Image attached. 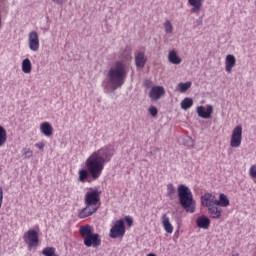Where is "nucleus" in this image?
<instances>
[{"label": "nucleus", "instance_id": "f257e3e1", "mask_svg": "<svg viewBox=\"0 0 256 256\" xmlns=\"http://www.w3.org/2000/svg\"><path fill=\"white\" fill-rule=\"evenodd\" d=\"M115 155V148L113 145L108 144L94 151L85 161L86 169H80L78 172V181L80 183H87L89 175L93 181H97L103 174L105 165L111 162Z\"/></svg>", "mask_w": 256, "mask_h": 256}, {"label": "nucleus", "instance_id": "f03ea898", "mask_svg": "<svg viewBox=\"0 0 256 256\" xmlns=\"http://www.w3.org/2000/svg\"><path fill=\"white\" fill-rule=\"evenodd\" d=\"M129 73V64L125 60L116 61L108 70L107 80H104L102 87L105 93H113L125 84Z\"/></svg>", "mask_w": 256, "mask_h": 256}, {"label": "nucleus", "instance_id": "7ed1b4c3", "mask_svg": "<svg viewBox=\"0 0 256 256\" xmlns=\"http://www.w3.org/2000/svg\"><path fill=\"white\" fill-rule=\"evenodd\" d=\"M101 190L99 188H88V191L84 196V204L86 205L79 213V219H87V217H91L94 213L99 211L100 201H101Z\"/></svg>", "mask_w": 256, "mask_h": 256}, {"label": "nucleus", "instance_id": "20e7f679", "mask_svg": "<svg viewBox=\"0 0 256 256\" xmlns=\"http://www.w3.org/2000/svg\"><path fill=\"white\" fill-rule=\"evenodd\" d=\"M178 198L181 207L187 213H195V200H193V192L186 185L178 186Z\"/></svg>", "mask_w": 256, "mask_h": 256}, {"label": "nucleus", "instance_id": "39448f33", "mask_svg": "<svg viewBox=\"0 0 256 256\" xmlns=\"http://www.w3.org/2000/svg\"><path fill=\"white\" fill-rule=\"evenodd\" d=\"M79 233L84 239L85 247H93L94 249H97V247L101 246V236H99L98 233H93L91 225L81 226L79 228Z\"/></svg>", "mask_w": 256, "mask_h": 256}, {"label": "nucleus", "instance_id": "423d86ee", "mask_svg": "<svg viewBox=\"0 0 256 256\" xmlns=\"http://www.w3.org/2000/svg\"><path fill=\"white\" fill-rule=\"evenodd\" d=\"M23 239L28 251H35L39 247V233L36 230L29 229L24 233Z\"/></svg>", "mask_w": 256, "mask_h": 256}, {"label": "nucleus", "instance_id": "0eeeda50", "mask_svg": "<svg viewBox=\"0 0 256 256\" xmlns=\"http://www.w3.org/2000/svg\"><path fill=\"white\" fill-rule=\"evenodd\" d=\"M125 236V220L119 219L115 222L114 226L110 229L109 237L111 239H119Z\"/></svg>", "mask_w": 256, "mask_h": 256}, {"label": "nucleus", "instance_id": "6e6552de", "mask_svg": "<svg viewBox=\"0 0 256 256\" xmlns=\"http://www.w3.org/2000/svg\"><path fill=\"white\" fill-rule=\"evenodd\" d=\"M241 141H243V127L238 125L232 131L230 146L234 148L241 147Z\"/></svg>", "mask_w": 256, "mask_h": 256}, {"label": "nucleus", "instance_id": "1a4fd4ad", "mask_svg": "<svg viewBox=\"0 0 256 256\" xmlns=\"http://www.w3.org/2000/svg\"><path fill=\"white\" fill-rule=\"evenodd\" d=\"M28 47L30 51L37 53L39 51V34L36 31H31L28 34Z\"/></svg>", "mask_w": 256, "mask_h": 256}, {"label": "nucleus", "instance_id": "9d476101", "mask_svg": "<svg viewBox=\"0 0 256 256\" xmlns=\"http://www.w3.org/2000/svg\"><path fill=\"white\" fill-rule=\"evenodd\" d=\"M201 203L203 207L209 209V207L217 205V198L211 193H206L201 197Z\"/></svg>", "mask_w": 256, "mask_h": 256}, {"label": "nucleus", "instance_id": "9b49d317", "mask_svg": "<svg viewBox=\"0 0 256 256\" xmlns=\"http://www.w3.org/2000/svg\"><path fill=\"white\" fill-rule=\"evenodd\" d=\"M165 95V88L163 86H154L149 92V97L152 101H159L160 97Z\"/></svg>", "mask_w": 256, "mask_h": 256}, {"label": "nucleus", "instance_id": "f8f14e48", "mask_svg": "<svg viewBox=\"0 0 256 256\" xmlns=\"http://www.w3.org/2000/svg\"><path fill=\"white\" fill-rule=\"evenodd\" d=\"M212 113H213V106L211 105H208L206 109L203 106H199L197 108L198 117H201L202 119H211Z\"/></svg>", "mask_w": 256, "mask_h": 256}, {"label": "nucleus", "instance_id": "ddd939ff", "mask_svg": "<svg viewBox=\"0 0 256 256\" xmlns=\"http://www.w3.org/2000/svg\"><path fill=\"white\" fill-rule=\"evenodd\" d=\"M147 63V57H145V52L137 51L135 52V65L137 69H143Z\"/></svg>", "mask_w": 256, "mask_h": 256}, {"label": "nucleus", "instance_id": "4468645a", "mask_svg": "<svg viewBox=\"0 0 256 256\" xmlns=\"http://www.w3.org/2000/svg\"><path fill=\"white\" fill-rule=\"evenodd\" d=\"M196 225L199 229H209V227L211 226V220L209 219V217L202 215L197 218Z\"/></svg>", "mask_w": 256, "mask_h": 256}, {"label": "nucleus", "instance_id": "2eb2a0df", "mask_svg": "<svg viewBox=\"0 0 256 256\" xmlns=\"http://www.w3.org/2000/svg\"><path fill=\"white\" fill-rule=\"evenodd\" d=\"M205 0H188L189 5L192 7L190 9L191 13L199 14L203 8V2Z\"/></svg>", "mask_w": 256, "mask_h": 256}, {"label": "nucleus", "instance_id": "dca6fc26", "mask_svg": "<svg viewBox=\"0 0 256 256\" xmlns=\"http://www.w3.org/2000/svg\"><path fill=\"white\" fill-rule=\"evenodd\" d=\"M208 214L211 219H221V216L223 215V209L216 205L210 206L208 208Z\"/></svg>", "mask_w": 256, "mask_h": 256}, {"label": "nucleus", "instance_id": "f3484780", "mask_svg": "<svg viewBox=\"0 0 256 256\" xmlns=\"http://www.w3.org/2000/svg\"><path fill=\"white\" fill-rule=\"evenodd\" d=\"M40 131L45 137H51L53 135V126L49 122H43L40 125Z\"/></svg>", "mask_w": 256, "mask_h": 256}, {"label": "nucleus", "instance_id": "a211bd4d", "mask_svg": "<svg viewBox=\"0 0 256 256\" xmlns=\"http://www.w3.org/2000/svg\"><path fill=\"white\" fill-rule=\"evenodd\" d=\"M236 62L237 60L234 55L228 54L226 56L225 65L227 73H231V71H233V67H235Z\"/></svg>", "mask_w": 256, "mask_h": 256}, {"label": "nucleus", "instance_id": "6ab92c4d", "mask_svg": "<svg viewBox=\"0 0 256 256\" xmlns=\"http://www.w3.org/2000/svg\"><path fill=\"white\" fill-rule=\"evenodd\" d=\"M162 225L166 233H173V225L171 224V221L169 220V216H167V214H162Z\"/></svg>", "mask_w": 256, "mask_h": 256}, {"label": "nucleus", "instance_id": "aec40b11", "mask_svg": "<svg viewBox=\"0 0 256 256\" xmlns=\"http://www.w3.org/2000/svg\"><path fill=\"white\" fill-rule=\"evenodd\" d=\"M168 60L170 63H172V65H181V57L177 55V51L175 50H171L168 53Z\"/></svg>", "mask_w": 256, "mask_h": 256}, {"label": "nucleus", "instance_id": "412c9836", "mask_svg": "<svg viewBox=\"0 0 256 256\" xmlns=\"http://www.w3.org/2000/svg\"><path fill=\"white\" fill-rule=\"evenodd\" d=\"M191 85H193V83H191V81H188L186 83L180 82V83H178L176 89H177V91H179V93H187V91H189V89H191Z\"/></svg>", "mask_w": 256, "mask_h": 256}, {"label": "nucleus", "instance_id": "4be33fe9", "mask_svg": "<svg viewBox=\"0 0 256 256\" xmlns=\"http://www.w3.org/2000/svg\"><path fill=\"white\" fill-rule=\"evenodd\" d=\"M216 205L218 207H229V198H227V195L220 194L219 200H216Z\"/></svg>", "mask_w": 256, "mask_h": 256}, {"label": "nucleus", "instance_id": "5701e85b", "mask_svg": "<svg viewBox=\"0 0 256 256\" xmlns=\"http://www.w3.org/2000/svg\"><path fill=\"white\" fill-rule=\"evenodd\" d=\"M180 107L184 111L191 109V107H193V100L189 97L184 98L180 103Z\"/></svg>", "mask_w": 256, "mask_h": 256}, {"label": "nucleus", "instance_id": "b1692460", "mask_svg": "<svg viewBox=\"0 0 256 256\" xmlns=\"http://www.w3.org/2000/svg\"><path fill=\"white\" fill-rule=\"evenodd\" d=\"M32 65L31 60L29 58H26L22 61V71L23 73L29 74L31 73Z\"/></svg>", "mask_w": 256, "mask_h": 256}, {"label": "nucleus", "instance_id": "393cba45", "mask_svg": "<svg viewBox=\"0 0 256 256\" xmlns=\"http://www.w3.org/2000/svg\"><path fill=\"white\" fill-rule=\"evenodd\" d=\"M7 143V130L3 126H0V147H3Z\"/></svg>", "mask_w": 256, "mask_h": 256}, {"label": "nucleus", "instance_id": "a878e982", "mask_svg": "<svg viewBox=\"0 0 256 256\" xmlns=\"http://www.w3.org/2000/svg\"><path fill=\"white\" fill-rule=\"evenodd\" d=\"M163 27L166 35H171V33H173V24L171 23V20H166L163 23Z\"/></svg>", "mask_w": 256, "mask_h": 256}, {"label": "nucleus", "instance_id": "bb28decb", "mask_svg": "<svg viewBox=\"0 0 256 256\" xmlns=\"http://www.w3.org/2000/svg\"><path fill=\"white\" fill-rule=\"evenodd\" d=\"M22 157L23 159H31L33 157V150L29 148H23L22 149Z\"/></svg>", "mask_w": 256, "mask_h": 256}, {"label": "nucleus", "instance_id": "cd10ccee", "mask_svg": "<svg viewBox=\"0 0 256 256\" xmlns=\"http://www.w3.org/2000/svg\"><path fill=\"white\" fill-rule=\"evenodd\" d=\"M42 255L45 256H57L55 255V248L53 247H47L42 251Z\"/></svg>", "mask_w": 256, "mask_h": 256}, {"label": "nucleus", "instance_id": "c85d7f7f", "mask_svg": "<svg viewBox=\"0 0 256 256\" xmlns=\"http://www.w3.org/2000/svg\"><path fill=\"white\" fill-rule=\"evenodd\" d=\"M175 186L173 184H168L167 185V195L170 199H173V195H175Z\"/></svg>", "mask_w": 256, "mask_h": 256}, {"label": "nucleus", "instance_id": "c756f323", "mask_svg": "<svg viewBox=\"0 0 256 256\" xmlns=\"http://www.w3.org/2000/svg\"><path fill=\"white\" fill-rule=\"evenodd\" d=\"M184 145H186V147H193V145H195V142L193 141V138L187 136L184 138Z\"/></svg>", "mask_w": 256, "mask_h": 256}, {"label": "nucleus", "instance_id": "7c9ffc66", "mask_svg": "<svg viewBox=\"0 0 256 256\" xmlns=\"http://www.w3.org/2000/svg\"><path fill=\"white\" fill-rule=\"evenodd\" d=\"M251 179H256V165H252L249 169Z\"/></svg>", "mask_w": 256, "mask_h": 256}, {"label": "nucleus", "instance_id": "2f4dec72", "mask_svg": "<svg viewBox=\"0 0 256 256\" xmlns=\"http://www.w3.org/2000/svg\"><path fill=\"white\" fill-rule=\"evenodd\" d=\"M148 111L152 117H157L158 110L155 106H150Z\"/></svg>", "mask_w": 256, "mask_h": 256}, {"label": "nucleus", "instance_id": "473e14b6", "mask_svg": "<svg viewBox=\"0 0 256 256\" xmlns=\"http://www.w3.org/2000/svg\"><path fill=\"white\" fill-rule=\"evenodd\" d=\"M124 219H125L128 227H131V225H133V218H131L130 216H125Z\"/></svg>", "mask_w": 256, "mask_h": 256}, {"label": "nucleus", "instance_id": "72a5a7b5", "mask_svg": "<svg viewBox=\"0 0 256 256\" xmlns=\"http://www.w3.org/2000/svg\"><path fill=\"white\" fill-rule=\"evenodd\" d=\"M35 147H37V149H40V151H43V149H45V143L43 142L36 143Z\"/></svg>", "mask_w": 256, "mask_h": 256}, {"label": "nucleus", "instance_id": "f704fd0d", "mask_svg": "<svg viewBox=\"0 0 256 256\" xmlns=\"http://www.w3.org/2000/svg\"><path fill=\"white\" fill-rule=\"evenodd\" d=\"M52 3H55L56 5H63L65 3V0H51Z\"/></svg>", "mask_w": 256, "mask_h": 256}, {"label": "nucleus", "instance_id": "c9c22d12", "mask_svg": "<svg viewBox=\"0 0 256 256\" xmlns=\"http://www.w3.org/2000/svg\"><path fill=\"white\" fill-rule=\"evenodd\" d=\"M2 205H3V189L0 188V209Z\"/></svg>", "mask_w": 256, "mask_h": 256}, {"label": "nucleus", "instance_id": "e433bc0d", "mask_svg": "<svg viewBox=\"0 0 256 256\" xmlns=\"http://www.w3.org/2000/svg\"><path fill=\"white\" fill-rule=\"evenodd\" d=\"M147 256H157L154 253H149Z\"/></svg>", "mask_w": 256, "mask_h": 256}, {"label": "nucleus", "instance_id": "4c0bfd02", "mask_svg": "<svg viewBox=\"0 0 256 256\" xmlns=\"http://www.w3.org/2000/svg\"><path fill=\"white\" fill-rule=\"evenodd\" d=\"M232 256H239V254H234V255H232Z\"/></svg>", "mask_w": 256, "mask_h": 256}, {"label": "nucleus", "instance_id": "58836bf2", "mask_svg": "<svg viewBox=\"0 0 256 256\" xmlns=\"http://www.w3.org/2000/svg\"><path fill=\"white\" fill-rule=\"evenodd\" d=\"M198 23H200V24H201V23H202V21L200 20V22H198Z\"/></svg>", "mask_w": 256, "mask_h": 256}, {"label": "nucleus", "instance_id": "ea45409f", "mask_svg": "<svg viewBox=\"0 0 256 256\" xmlns=\"http://www.w3.org/2000/svg\"><path fill=\"white\" fill-rule=\"evenodd\" d=\"M198 23H200V24H201V23H202V21L200 20V22H198Z\"/></svg>", "mask_w": 256, "mask_h": 256}, {"label": "nucleus", "instance_id": "a19ab883", "mask_svg": "<svg viewBox=\"0 0 256 256\" xmlns=\"http://www.w3.org/2000/svg\"><path fill=\"white\" fill-rule=\"evenodd\" d=\"M147 83H149V81H146V85H147Z\"/></svg>", "mask_w": 256, "mask_h": 256}]
</instances>
